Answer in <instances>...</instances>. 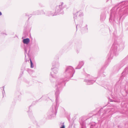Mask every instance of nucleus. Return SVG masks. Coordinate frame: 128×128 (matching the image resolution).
<instances>
[{
  "mask_svg": "<svg viewBox=\"0 0 128 128\" xmlns=\"http://www.w3.org/2000/svg\"><path fill=\"white\" fill-rule=\"evenodd\" d=\"M30 41V40L29 38H27L24 39L23 40V42L25 44H28Z\"/></svg>",
  "mask_w": 128,
  "mask_h": 128,
  "instance_id": "obj_1",
  "label": "nucleus"
},
{
  "mask_svg": "<svg viewBox=\"0 0 128 128\" xmlns=\"http://www.w3.org/2000/svg\"><path fill=\"white\" fill-rule=\"evenodd\" d=\"M30 67L31 68H32L33 67L32 66L33 64L32 62V61L31 59H30Z\"/></svg>",
  "mask_w": 128,
  "mask_h": 128,
  "instance_id": "obj_2",
  "label": "nucleus"
},
{
  "mask_svg": "<svg viewBox=\"0 0 128 128\" xmlns=\"http://www.w3.org/2000/svg\"><path fill=\"white\" fill-rule=\"evenodd\" d=\"M60 128H65V126H64L63 125Z\"/></svg>",
  "mask_w": 128,
  "mask_h": 128,
  "instance_id": "obj_3",
  "label": "nucleus"
},
{
  "mask_svg": "<svg viewBox=\"0 0 128 128\" xmlns=\"http://www.w3.org/2000/svg\"><path fill=\"white\" fill-rule=\"evenodd\" d=\"M2 14V13L1 12H0V16Z\"/></svg>",
  "mask_w": 128,
  "mask_h": 128,
  "instance_id": "obj_4",
  "label": "nucleus"
}]
</instances>
